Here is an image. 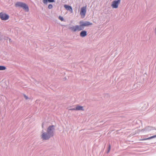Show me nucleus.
<instances>
[{
	"mask_svg": "<svg viewBox=\"0 0 156 156\" xmlns=\"http://www.w3.org/2000/svg\"><path fill=\"white\" fill-rule=\"evenodd\" d=\"M6 69V67L5 66H0V70H3Z\"/></svg>",
	"mask_w": 156,
	"mask_h": 156,
	"instance_id": "nucleus-13",
	"label": "nucleus"
},
{
	"mask_svg": "<svg viewBox=\"0 0 156 156\" xmlns=\"http://www.w3.org/2000/svg\"><path fill=\"white\" fill-rule=\"evenodd\" d=\"M24 98H25V99L27 100L28 99V97L25 95H24Z\"/></svg>",
	"mask_w": 156,
	"mask_h": 156,
	"instance_id": "nucleus-20",
	"label": "nucleus"
},
{
	"mask_svg": "<svg viewBox=\"0 0 156 156\" xmlns=\"http://www.w3.org/2000/svg\"><path fill=\"white\" fill-rule=\"evenodd\" d=\"M0 18L2 20H6L9 19V16L5 13L1 12L0 13Z\"/></svg>",
	"mask_w": 156,
	"mask_h": 156,
	"instance_id": "nucleus-5",
	"label": "nucleus"
},
{
	"mask_svg": "<svg viewBox=\"0 0 156 156\" xmlns=\"http://www.w3.org/2000/svg\"><path fill=\"white\" fill-rule=\"evenodd\" d=\"M48 1L49 2H55L54 0H48Z\"/></svg>",
	"mask_w": 156,
	"mask_h": 156,
	"instance_id": "nucleus-19",
	"label": "nucleus"
},
{
	"mask_svg": "<svg viewBox=\"0 0 156 156\" xmlns=\"http://www.w3.org/2000/svg\"><path fill=\"white\" fill-rule=\"evenodd\" d=\"M155 33L156 34V28H155Z\"/></svg>",
	"mask_w": 156,
	"mask_h": 156,
	"instance_id": "nucleus-21",
	"label": "nucleus"
},
{
	"mask_svg": "<svg viewBox=\"0 0 156 156\" xmlns=\"http://www.w3.org/2000/svg\"><path fill=\"white\" fill-rule=\"evenodd\" d=\"M155 129L156 130V129Z\"/></svg>",
	"mask_w": 156,
	"mask_h": 156,
	"instance_id": "nucleus-22",
	"label": "nucleus"
},
{
	"mask_svg": "<svg viewBox=\"0 0 156 156\" xmlns=\"http://www.w3.org/2000/svg\"><path fill=\"white\" fill-rule=\"evenodd\" d=\"M64 7L67 10H69L71 11L72 12V9L71 6L65 5H64Z\"/></svg>",
	"mask_w": 156,
	"mask_h": 156,
	"instance_id": "nucleus-10",
	"label": "nucleus"
},
{
	"mask_svg": "<svg viewBox=\"0 0 156 156\" xmlns=\"http://www.w3.org/2000/svg\"><path fill=\"white\" fill-rule=\"evenodd\" d=\"M15 6L17 7H21L27 12L29 10V8L27 5L25 3L21 2H17L15 4Z\"/></svg>",
	"mask_w": 156,
	"mask_h": 156,
	"instance_id": "nucleus-2",
	"label": "nucleus"
},
{
	"mask_svg": "<svg viewBox=\"0 0 156 156\" xmlns=\"http://www.w3.org/2000/svg\"><path fill=\"white\" fill-rule=\"evenodd\" d=\"M69 110L73 111V110H76V109H75V108H69Z\"/></svg>",
	"mask_w": 156,
	"mask_h": 156,
	"instance_id": "nucleus-18",
	"label": "nucleus"
},
{
	"mask_svg": "<svg viewBox=\"0 0 156 156\" xmlns=\"http://www.w3.org/2000/svg\"><path fill=\"white\" fill-rule=\"evenodd\" d=\"M75 109L76 110L79 111V110H81V111H84V109H83V106L77 105L76 106V107L75 108Z\"/></svg>",
	"mask_w": 156,
	"mask_h": 156,
	"instance_id": "nucleus-9",
	"label": "nucleus"
},
{
	"mask_svg": "<svg viewBox=\"0 0 156 156\" xmlns=\"http://www.w3.org/2000/svg\"><path fill=\"white\" fill-rule=\"evenodd\" d=\"M120 2V0L114 1L112 2L111 6L113 8H117L118 7L119 3Z\"/></svg>",
	"mask_w": 156,
	"mask_h": 156,
	"instance_id": "nucleus-6",
	"label": "nucleus"
},
{
	"mask_svg": "<svg viewBox=\"0 0 156 156\" xmlns=\"http://www.w3.org/2000/svg\"><path fill=\"white\" fill-rule=\"evenodd\" d=\"M145 129L146 131H151V130H152L153 129V128L152 127H151L148 126V127H146Z\"/></svg>",
	"mask_w": 156,
	"mask_h": 156,
	"instance_id": "nucleus-12",
	"label": "nucleus"
},
{
	"mask_svg": "<svg viewBox=\"0 0 156 156\" xmlns=\"http://www.w3.org/2000/svg\"><path fill=\"white\" fill-rule=\"evenodd\" d=\"M80 36L81 37H84L87 35V32L85 30H83L80 33Z\"/></svg>",
	"mask_w": 156,
	"mask_h": 156,
	"instance_id": "nucleus-8",
	"label": "nucleus"
},
{
	"mask_svg": "<svg viewBox=\"0 0 156 156\" xmlns=\"http://www.w3.org/2000/svg\"><path fill=\"white\" fill-rule=\"evenodd\" d=\"M86 12V6H83L80 9V14L82 16L84 17Z\"/></svg>",
	"mask_w": 156,
	"mask_h": 156,
	"instance_id": "nucleus-7",
	"label": "nucleus"
},
{
	"mask_svg": "<svg viewBox=\"0 0 156 156\" xmlns=\"http://www.w3.org/2000/svg\"><path fill=\"white\" fill-rule=\"evenodd\" d=\"M54 131L55 128L54 126L53 125L50 126L48 128L47 132L51 136H52L54 135Z\"/></svg>",
	"mask_w": 156,
	"mask_h": 156,
	"instance_id": "nucleus-3",
	"label": "nucleus"
},
{
	"mask_svg": "<svg viewBox=\"0 0 156 156\" xmlns=\"http://www.w3.org/2000/svg\"><path fill=\"white\" fill-rule=\"evenodd\" d=\"M52 7H53V6L52 5L49 4L48 5V9H51L52 8Z\"/></svg>",
	"mask_w": 156,
	"mask_h": 156,
	"instance_id": "nucleus-15",
	"label": "nucleus"
},
{
	"mask_svg": "<svg viewBox=\"0 0 156 156\" xmlns=\"http://www.w3.org/2000/svg\"><path fill=\"white\" fill-rule=\"evenodd\" d=\"M48 0H43V2L44 4H47Z\"/></svg>",
	"mask_w": 156,
	"mask_h": 156,
	"instance_id": "nucleus-17",
	"label": "nucleus"
},
{
	"mask_svg": "<svg viewBox=\"0 0 156 156\" xmlns=\"http://www.w3.org/2000/svg\"><path fill=\"white\" fill-rule=\"evenodd\" d=\"M58 18H59V19L60 20H61L62 21H63L64 20V19H63V18L62 17V16H59V17H58Z\"/></svg>",
	"mask_w": 156,
	"mask_h": 156,
	"instance_id": "nucleus-16",
	"label": "nucleus"
},
{
	"mask_svg": "<svg viewBox=\"0 0 156 156\" xmlns=\"http://www.w3.org/2000/svg\"><path fill=\"white\" fill-rule=\"evenodd\" d=\"M110 149H111V146H110V144H109V146H108V150L107 152V153H108L109 152L110 150Z\"/></svg>",
	"mask_w": 156,
	"mask_h": 156,
	"instance_id": "nucleus-14",
	"label": "nucleus"
},
{
	"mask_svg": "<svg viewBox=\"0 0 156 156\" xmlns=\"http://www.w3.org/2000/svg\"><path fill=\"white\" fill-rule=\"evenodd\" d=\"M51 137L47 132L43 133L41 136V138L43 140H47Z\"/></svg>",
	"mask_w": 156,
	"mask_h": 156,
	"instance_id": "nucleus-4",
	"label": "nucleus"
},
{
	"mask_svg": "<svg viewBox=\"0 0 156 156\" xmlns=\"http://www.w3.org/2000/svg\"><path fill=\"white\" fill-rule=\"evenodd\" d=\"M155 137H156V135H154V136H151L148 137L147 138L143 139H142V140H150V139H152V138H155Z\"/></svg>",
	"mask_w": 156,
	"mask_h": 156,
	"instance_id": "nucleus-11",
	"label": "nucleus"
},
{
	"mask_svg": "<svg viewBox=\"0 0 156 156\" xmlns=\"http://www.w3.org/2000/svg\"><path fill=\"white\" fill-rule=\"evenodd\" d=\"M80 25H76L69 28L72 31L75 32L76 31H80L83 30L84 28L83 26H88L90 25H92V23L88 21H80Z\"/></svg>",
	"mask_w": 156,
	"mask_h": 156,
	"instance_id": "nucleus-1",
	"label": "nucleus"
}]
</instances>
